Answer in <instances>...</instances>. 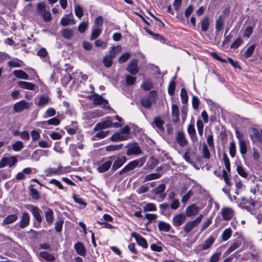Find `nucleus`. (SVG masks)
I'll use <instances>...</instances> for the list:
<instances>
[{
    "label": "nucleus",
    "instance_id": "ea45409f",
    "mask_svg": "<svg viewBox=\"0 0 262 262\" xmlns=\"http://www.w3.org/2000/svg\"><path fill=\"white\" fill-rule=\"evenodd\" d=\"M252 134L251 135V139L254 141H261V130L259 131L257 129L253 128L252 129Z\"/></svg>",
    "mask_w": 262,
    "mask_h": 262
},
{
    "label": "nucleus",
    "instance_id": "bb28decb",
    "mask_svg": "<svg viewBox=\"0 0 262 262\" xmlns=\"http://www.w3.org/2000/svg\"><path fill=\"white\" fill-rule=\"evenodd\" d=\"M172 120L174 122H177L179 120V110L177 105L172 104Z\"/></svg>",
    "mask_w": 262,
    "mask_h": 262
},
{
    "label": "nucleus",
    "instance_id": "69168bd1",
    "mask_svg": "<svg viewBox=\"0 0 262 262\" xmlns=\"http://www.w3.org/2000/svg\"><path fill=\"white\" fill-rule=\"evenodd\" d=\"M136 77L131 76L130 75H127L126 76V83L127 85H133L135 83L136 80Z\"/></svg>",
    "mask_w": 262,
    "mask_h": 262
},
{
    "label": "nucleus",
    "instance_id": "473e14b6",
    "mask_svg": "<svg viewBox=\"0 0 262 262\" xmlns=\"http://www.w3.org/2000/svg\"><path fill=\"white\" fill-rule=\"evenodd\" d=\"M158 226L160 231L165 232H168L171 228V226L169 224L163 221H160L158 224Z\"/></svg>",
    "mask_w": 262,
    "mask_h": 262
},
{
    "label": "nucleus",
    "instance_id": "0e129e2a",
    "mask_svg": "<svg viewBox=\"0 0 262 262\" xmlns=\"http://www.w3.org/2000/svg\"><path fill=\"white\" fill-rule=\"evenodd\" d=\"M207 142L211 149H214L213 138L212 133H211L210 135H208V136L207 137Z\"/></svg>",
    "mask_w": 262,
    "mask_h": 262
},
{
    "label": "nucleus",
    "instance_id": "a878e982",
    "mask_svg": "<svg viewBox=\"0 0 262 262\" xmlns=\"http://www.w3.org/2000/svg\"><path fill=\"white\" fill-rule=\"evenodd\" d=\"M142 152L139 146L137 145L130 147L127 150L126 155L127 156L138 155Z\"/></svg>",
    "mask_w": 262,
    "mask_h": 262
},
{
    "label": "nucleus",
    "instance_id": "5701e85b",
    "mask_svg": "<svg viewBox=\"0 0 262 262\" xmlns=\"http://www.w3.org/2000/svg\"><path fill=\"white\" fill-rule=\"evenodd\" d=\"M18 85L21 89L29 90H34L35 88V84L34 83L24 81H19L18 82Z\"/></svg>",
    "mask_w": 262,
    "mask_h": 262
},
{
    "label": "nucleus",
    "instance_id": "cd10ccee",
    "mask_svg": "<svg viewBox=\"0 0 262 262\" xmlns=\"http://www.w3.org/2000/svg\"><path fill=\"white\" fill-rule=\"evenodd\" d=\"M166 188V186L164 184H160L157 187L153 190L154 193L156 194H160V196L164 199L166 194L163 193Z\"/></svg>",
    "mask_w": 262,
    "mask_h": 262
},
{
    "label": "nucleus",
    "instance_id": "423d86ee",
    "mask_svg": "<svg viewBox=\"0 0 262 262\" xmlns=\"http://www.w3.org/2000/svg\"><path fill=\"white\" fill-rule=\"evenodd\" d=\"M26 208L31 212L38 224V227H40L42 220L41 216V210L38 207L32 205H28Z\"/></svg>",
    "mask_w": 262,
    "mask_h": 262
},
{
    "label": "nucleus",
    "instance_id": "3c124183",
    "mask_svg": "<svg viewBox=\"0 0 262 262\" xmlns=\"http://www.w3.org/2000/svg\"><path fill=\"white\" fill-rule=\"evenodd\" d=\"M114 57L110 55L105 56L103 58V63L105 67H110L112 64V60Z\"/></svg>",
    "mask_w": 262,
    "mask_h": 262
},
{
    "label": "nucleus",
    "instance_id": "6ab92c4d",
    "mask_svg": "<svg viewBox=\"0 0 262 262\" xmlns=\"http://www.w3.org/2000/svg\"><path fill=\"white\" fill-rule=\"evenodd\" d=\"M132 236L134 237L137 243L144 248H147L148 245L146 239L143 238L141 235L133 232L132 233Z\"/></svg>",
    "mask_w": 262,
    "mask_h": 262
},
{
    "label": "nucleus",
    "instance_id": "c756f323",
    "mask_svg": "<svg viewBox=\"0 0 262 262\" xmlns=\"http://www.w3.org/2000/svg\"><path fill=\"white\" fill-rule=\"evenodd\" d=\"M224 17L222 15L219 16L215 21V30L216 32L221 31L224 27Z\"/></svg>",
    "mask_w": 262,
    "mask_h": 262
},
{
    "label": "nucleus",
    "instance_id": "412c9836",
    "mask_svg": "<svg viewBox=\"0 0 262 262\" xmlns=\"http://www.w3.org/2000/svg\"><path fill=\"white\" fill-rule=\"evenodd\" d=\"M185 211L186 216H192L199 213V208L194 204H192L187 206L186 208Z\"/></svg>",
    "mask_w": 262,
    "mask_h": 262
},
{
    "label": "nucleus",
    "instance_id": "1a4fd4ad",
    "mask_svg": "<svg viewBox=\"0 0 262 262\" xmlns=\"http://www.w3.org/2000/svg\"><path fill=\"white\" fill-rule=\"evenodd\" d=\"M50 101L49 96L46 95H38L35 99V104L39 108H42L48 105Z\"/></svg>",
    "mask_w": 262,
    "mask_h": 262
},
{
    "label": "nucleus",
    "instance_id": "09e8293b",
    "mask_svg": "<svg viewBox=\"0 0 262 262\" xmlns=\"http://www.w3.org/2000/svg\"><path fill=\"white\" fill-rule=\"evenodd\" d=\"M89 26V22L87 21H82L81 22L79 26L78 30L79 32L81 33H83L85 30L88 29Z\"/></svg>",
    "mask_w": 262,
    "mask_h": 262
},
{
    "label": "nucleus",
    "instance_id": "6e6552de",
    "mask_svg": "<svg viewBox=\"0 0 262 262\" xmlns=\"http://www.w3.org/2000/svg\"><path fill=\"white\" fill-rule=\"evenodd\" d=\"M32 103H29L25 100H21L15 103L13 105V111L15 113H20L25 110L29 109Z\"/></svg>",
    "mask_w": 262,
    "mask_h": 262
},
{
    "label": "nucleus",
    "instance_id": "603ef678",
    "mask_svg": "<svg viewBox=\"0 0 262 262\" xmlns=\"http://www.w3.org/2000/svg\"><path fill=\"white\" fill-rule=\"evenodd\" d=\"M241 246V244L238 242H234L225 252L226 255H228L233 251L238 248Z\"/></svg>",
    "mask_w": 262,
    "mask_h": 262
},
{
    "label": "nucleus",
    "instance_id": "f3484780",
    "mask_svg": "<svg viewBox=\"0 0 262 262\" xmlns=\"http://www.w3.org/2000/svg\"><path fill=\"white\" fill-rule=\"evenodd\" d=\"M187 130L192 142L193 143L197 142L198 137L196 134L194 124L191 122L189 124H188Z\"/></svg>",
    "mask_w": 262,
    "mask_h": 262
},
{
    "label": "nucleus",
    "instance_id": "4be33fe9",
    "mask_svg": "<svg viewBox=\"0 0 262 262\" xmlns=\"http://www.w3.org/2000/svg\"><path fill=\"white\" fill-rule=\"evenodd\" d=\"M45 216L47 222L49 225H51L54 221V212L52 209L47 208V210L45 212Z\"/></svg>",
    "mask_w": 262,
    "mask_h": 262
},
{
    "label": "nucleus",
    "instance_id": "c85d7f7f",
    "mask_svg": "<svg viewBox=\"0 0 262 262\" xmlns=\"http://www.w3.org/2000/svg\"><path fill=\"white\" fill-rule=\"evenodd\" d=\"M13 75L19 79L25 80L29 79V75L23 70H15L13 72Z\"/></svg>",
    "mask_w": 262,
    "mask_h": 262
},
{
    "label": "nucleus",
    "instance_id": "2f4dec72",
    "mask_svg": "<svg viewBox=\"0 0 262 262\" xmlns=\"http://www.w3.org/2000/svg\"><path fill=\"white\" fill-rule=\"evenodd\" d=\"M62 36L67 39H71L74 36V32L72 29L64 28L61 31Z\"/></svg>",
    "mask_w": 262,
    "mask_h": 262
},
{
    "label": "nucleus",
    "instance_id": "39448f33",
    "mask_svg": "<svg viewBox=\"0 0 262 262\" xmlns=\"http://www.w3.org/2000/svg\"><path fill=\"white\" fill-rule=\"evenodd\" d=\"M17 162V157L15 156L11 157H4L0 160V168L6 166L10 167L14 166Z\"/></svg>",
    "mask_w": 262,
    "mask_h": 262
},
{
    "label": "nucleus",
    "instance_id": "72a5a7b5",
    "mask_svg": "<svg viewBox=\"0 0 262 262\" xmlns=\"http://www.w3.org/2000/svg\"><path fill=\"white\" fill-rule=\"evenodd\" d=\"M200 24L201 27V31L202 32H206L209 28V21L208 17H203L201 20Z\"/></svg>",
    "mask_w": 262,
    "mask_h": 262
},
{
    "label": "nucleus",
    "instance_id": "052dcab7",
    "mask_svg": "<svg viewBox=\"0 0 262 262\" xmlns=\"http://www.w3.org/2000/svg\"><path fill=\"white\" fill-rule=\"evenodd\" d=\"M103 23V17L101 16L97 17L95 21V28H102Z\"/></svg>",
    "mask_w": 262,
    "mask_h": 262
},
{
    "label": "nucleus",
    "instance_id": "e2e57ef3",
    "mask_svg": "<svg viewBox=\"0 0 262 262\" xmlns=\"http://www.w3.org/2000/svg\"><path fill=\"white\" fill-rule=\"evenodd\" d=\"M56 115V111L53 107L48 108L45 112V118H48L54 116Z\"/></svg>",
    "mask_w": 262,
    "mask_h": 262
},
{
    "label": "nucleus",
    "instance_id": "2eb2a0df",
    "mask_svg": "<svg viewBox=\"0 0 262 262\" xmlns=\"http://www.w3.org/2000/svg\"><path fill=\"white\" fill-rule=\"evenodd\" d=\"M60 24L65 27L70 25H74L76 21L74 18L73 15L71 13L65 15L60 20Z\"/></svg>",
    "mask_w": 262,
    "mask_h": 262
},
{
    "label": "nucleus",
    "instance_id": "4d7b16f0",
    "mask_svg": "<svg viewBox=\"0 0 262 262\" xmlns=\"http://www.w3.org/2000/svg\"><path fill=\"white\" fill-rule=\"evenodd\" d=\"M181 97L183 103H186L188 102V97L187 92L185 89H182L181 91Z\"/></svg>",
    "mask_w": 262,
    "mask_h": 262
},
{
    "label": "nucleus",
    "instance_id": "de8ad7c7",
    "mask_svg": "<svg viewBox=\"0 0 262 262\" xmlns=\"http://www.w3.org/2000/svg\"><path fill=\"white\" fill-rule=\"evenodd\" d=\"M231 233L232 230L230 228L226 229L222 233V237L223 241H227L231 236Z\"/></svg>",
    "mask_w": 262,
    "mask_h": 262
},
{
    "label": "nucleus",
    "instance_id": "f257e3e1",
    "mask_svg": "<svg viewBox=\"0 0 262 262\" xmlns=\"http://www.w3.org/2000/svg\"><path fill=\"white\" fill-rule=\"evenodd\" d=\"M146 158L144 157L131 161L119 172V174L120 175H122L125 173H127L128 171L134 169L138 166H142L146 162Z\"/></svg>",
    "mask_w": 262,
    "mask_h": 262
},
{
    "label": "nucleus",
    "instance_id": "774afa93",
    "mask_svg": "<svg viewBox=\"0 0 262 262\" xmlns=\"http://www.w3.org/2000/svg\"><path fill=\"white\" fill-rule=\"evenodd\" d=\"M130 56V53L128 52L123 54L119 59V63H122L126 62L129 59Z\"/></svg>",
    "mask_w": 262,
    "mask_h": 262
},
{
    "label": "nucleus",
    "instance_id": "6e6d98bb",
    "mask_svg": "<svg viewBox=\"0 0 262 262\" xmlns=\"http://www.w3.org/2000/svg\"><path fill=\"white\" fill-rule=\"evenodd\" d=\"M203 156L206 159H209L210 158V154L207 146L206 144L203 145L202 149Z\"/></svg>",
    "mask_w": 262,
    "mask_h": 262
},
{
    "label": "nucleus",
    "instance_id": "7ed1b4c3",
    "mask_svg": "<svg viewBox=\"0 0 262 262\" xmlns=\"http://www.w3.org/2000/svg\"><path fill=\"white\" fill-rule=\"evenodd\" d=\"M203 215L200 214L195 220L187 222L183 227V230L186 233L191 232L201 222Z\"/></svg>",
    "mask_w": 262,
    "mask_h": 262
},
{
    "label": "nucleus",
    "instance_id": "8fccbe9b",
    "mask_svg": "<svg viewBox=\"0 0 262 262\" xmlns=\"http://www.w3.org/2000/svg\"><path fill=\"white\" fill-rule=\"evenodd\" d=\"M156 210H157L156 206L153 203H147L143 207V211L144 212L154 211H156Z\"/></svg>",
    "mask_w": 262,
    "mask_h": 262
},
{
    "label": "nucleus",
    "instance_id": "37998d69",
    "mask_svg": "<svg viewBox=\"0 0 262 262\" xmlns=\"http://www.w3.org/2000/svg\"><path fill=\"white\" fill-rule=\"evenodd\" d=\"M24 147V144L22 141H17L12 144V149L15 151H19Z\"/></svg>",
    "mask_w": 262,
    "mask_h": 262
},
{
    "label": "nucleus",
    "instance_id": "7c9ffc66",
    "mask_svg": "<svg viewBox=\"0 0 262 262\" xmlns=\"http://www.w3.org/2000/svg\"><path fill=\"white\" fill-rule=\"evenodd\" d=\"M75 249L76 252L81 256H84L85 254V249L83 245L80 243H77L75 246Z\"/></svg>",
    "mask_w": 262,
    "mask_h": 262
},
{
    "label": "nucleus",
    "instance_id": "49530a36",
    "mask_svg": "<svg viewBox=\"0 0 262 262\" xmlns=\"http://www.w3.org/2000/svg\"><path fill=\"white\" fill-rule=\"evenodd\" d=\"M74 10L75 15L78 18H81L83 15V11L82 7L79 5H75Z\"/></svg>",
    "mask_w": 262,
    "mask_h": 262
},
{
    "label": "nucleus",
    "instance_id": "9b49d317",
    "mask_svg": "<svg viewBox=\"0 0 262 262\" xmlns=\"http://www.w3.org/2000/svg\"><path fill=\"white\" fill-rule=\"evenodd\" d=\"M126 160L127 158L125 156L117 157L114 160L112 167V170L113 171H115L120 168L126 162Z\"/></svg>",
    "mask_w": 262,
    "mask_h": 262
},
{
    "label": "nucleus",
    "instance_id": "c9c22d12",
    "mask_svg": "<svg viewBox=\"0 0 262 262\" xmlns=\"http://www.w3.org/2000/svg\"><path fill=\"white\" fill-rule=\"evenodd\" d=\"M39 255L48 261H53L55 259V257L51 253L46 251H41L39 253Z\"/></svg>",
    "mask_w": 262,
    "mask_h": 262
},
{
    "label": "nucleus",
    "instance_id": "20e7f679",
    "mask_svg": "<svg viewBox=\"0 0 262 262\" xmlns=\"http://www.w3.org/2000/svg\"><path fill=\"white\" fill-rule=\"evenodd\" d=\"M215 242V238L210 236L204 242V244L198 245L194 249V251L198 253L203 250L209 249Z\"/></svg>",
    "mask_w": 262,
    "mask_h": 262
},
{
    "label": "nucleus",
    "instance_id": "a19ab883",
    "mask_svg": "<svg viewBox=\"0 0 262 262\" xmlns=\"http://www.w3.org/2000/svg\"><path fill=\"white\" fill-rule=\"evenodd\" d=\"M236 171L238 174L244 178H247L248 176V173L246 169L241 165H237L236 166Z\"/></svg>",
    "mask_w": 262,
    "mask_h": 262
},
{
    "label": "nucleus",
    "instance_id": "864d4df0",
    "mask_svg": "<svg viewBox=\"0 0 262 262\" xmlns=\"http://www.w3.org/2000/svg\"><path fill=\"white\" fill-rule=\"evenodd\" d=\"M229 150L230 156L233 158L236 154L235 144L234 141L230 142L229 145Z\"/></svg>",
    "mask_w": 262,
    "mask_h": 262
},
{
    "label": "nucleus",
    "instance_id": "f8f14e48",
    "mask_svg": "<svg viewBox=\"0 0 262 262\" xmlns=\"http://www.w3.org/2000/svg\"><path fill=\"white\" fill-rule=\"evenodd\" d=\"M103 115V113L98 110L92 111H88L84 113L83 115V118L85 120H91L96 118L101 117Z\"/></svg>",
    "mask_w": 262,
    "mask_h": 262
},
{
    "label": "nucleus",
    "instance_id": "b1692460",
    "mask_svg": "<svg viewBox=\"0 0 262 262\" xmlns=\"http://www.w3.org/2000/svg\"><path fill=\"white\" fill-rule=\"evenodd\" d=\"M17 215L16 214L8 215L4 219L2 225L3 226H5L6 225L13 223L17 220Z\"/></svg>",
    "mask_w": 262,
    "mask_h": 262
},
{
    "label": "nucleus",
    "instance_id": "338daca9",
    "mask_svg": "<svg viewBox=\"0 0 262 262\" xmlns=\"http://www.w3.org/2000/svg\"><path fill=\"white\" fill-rule=\"evenodd\" d=\"M37 12L39 14L41 15L43 12L47 11L46 5L43 3H40L37 4Z\"/></svg>",
    "mask_w": 262,
    "mask_h": 262
},
{
    "label": "nucleus",
    "instance_id": "bf43d9fd",
    "mask_svg": "<svg viewBox=\"0 0 262 262\" xmlns=\"http://www.w3.org/2000/svg\"><path fill=\"white\" fill-rule=\"evenodd\" d=\"M243 42V40L241 37H238L231 45L230 48L233 49L237 48Z\"/></svg>",
    "mask_w": 262,
    "mask_h": 262
},
{
    "label": "nucleus",
    "instance_id": "4c0bfd02",
    "mask_svg": "<svg viewBox=\"0 0 262 262\" xmlns=\"http://www.w3.org/2000/svg\"><path fill=\"white\" fill-rule=\"evenodd\" d=\"M164 122L159 117H156L154 119L153 124L161 132H163L164 128L163 126Z\"/></svg>",
    "mask_w": 262,
    "mask_h": 262
},
{
    "label": "nucleus",
    "instance_id": "5fc2aeb1",
    "mask_svg": "<svg viewBox=\"0 0 262 262\" xmlns=\"http://www.w3.org/2000/svg\"><path fill=\"white\" fill-rule=\"evenodd\" d=\"M63 221L61 219H59L55 223V229L57 232H60L62 231V225Z\"/></svg>",
    "mask_w": 262,
    "mask_h": 262
},
{
    "label": "nucleus",
    "instance_id": "393cba45",
    "mask_svg": "<svg viewBox=\"0 0 262 262\" xmlns=\"http://www.w3.org/2000/svg\"><path fill=\"white\" fill-rule=\"evenodd\" d=\"M112 165V161L111 160H108L100 164L97 168V170L99 172L103 173L107 171L111 165Z\"/></svg>",
    "mask_w": 262,
    "mask_h": 262
},
{
    "label": "nucleus",
    "instance_id": "e433bc0d",
    "mask_svg": "<svg viewBox=\"0 0 262 262\" xmlns=\"http://www.w3.org/2000/svg\"><path fill=\"white\" fill-rule=\"evenodd\" d=\"M33 185L29 186L30 193L32 198L34 200H38L40 199L39 192L33 188Z\"/></svg>",
    "mask_w": 262,
    "mask_h": 262
},
{
    "label": "nucleus",
    "instance_id": "dca6fc26",
    "mask_svg": "<svg viewBox=\"0 0 262 262\" xmlns=\"http://www.w3.org/2000/svg\"><path fill=\"white\" fill-rule=\"evenodd\" d=\"M126 70L132 75L137 74L139 71L137 59H134L132 60L129 62Z\"/></svg>",
    "mask_w": 262,
    "mask_h": 262
},
{
    "label": "nucleus",
    "instance_id": "c03bdc74",
    "mask_svg": "<svg viewBox=\"0 0 262 262\" xmlns=\"http://www.w3.org/2000/svg\"><path fill=\"white\" fill-rule=\"evenodd\" d=\"M239 148L241 154L244 155L247 152V144L245 140L238 142Z\"/></svg>",
    "mask_w": 262,
    "mask_h": 262
},
{
    "label": "nucleus",
    "instance_id": "58836bf2",
    "mask_svg": "<svg viewBox=\"0 0 262 262\" xmlns=\"http://www.w3.org/2000/svg\"><path fill=\"white\" fill-rule=\"evenodd\" d=\"M60 123V121L57 118L54 117L52 118L47 121H42L41 122V124L42 125H52L54 126L58 125Z\"/></svg>",
    "mask_w": 262,
    "mask_h": 262
},
{
    "label": "nucleus",
    "instance_id": "0eeeda50",
    "mask_svg": "<svg viewBox=\"0 0 262 262\" xmlns=\"http://www.w3.org/2000/svg\"><path fill=\"white\" fill-rule=\"evenodd\" d=\"M156 93L152 91L149 95L142 98L141 99V104L143 106L147 108H150L152 106V103L155 100Z\"/></svg>",
    "mask_w": 262,
    "mask_h": 262
},
{
    "label": "nucleus",
    "instance_id": "79ce46f5",
    "mask_svg": "<svg viewBox=\"0 0 262 262\" xmlns=\"http://www.w3.org/2000/svg\"><path fill=\"white\" fill-rule=\"evenodd\" d=\"M102 28H94L92 30V34L91 35L90 39L94 40L96 39L101 33Z\"/></svg>",
    "mask_w": 262,
    "mask_h": 262
},
{
    "label": "nucleus",
    "instance_id": "9d476101",
    "mask_svg": "<svg viewBox=\"0 0 262 262\" xmlns=\"http://www.w3.org/2000/svg\"><path fill=\"white\" fill-rule=\"evenodd\" d=\"M186 215L184 213L175 214L173 215L172 223L174 226L179 227L182 225L186 221Z\"/></svg>",
    "mask_w": 262,
    "mask_h": 262
},
{
    "label": "nucleus",
    "instance_id": "13d9d810",
    "mask_svg": "<svg viewBox=\"0 0 262 262\" xmlns=\"http://www.w3.org/2000/svg\"><path fill=\"white\" fill-rule=\"evenodd\" d=\"M223 161L224 163L226 168V169L228 171H230V163L229 158H228L227 155L224 154L223 155Z\"/></svg>",
    "mask_w": 262,
    "mask_h": 262
},
{
    "label": "nucleus",
    "instance_id": "4468645a",
    "mask_svg": "<svg viewBox=\"0 0 262 262\" xmlns=\"http://www.w3.org/2000/svg\"><path fill=\"white\" fill-rule=\"evenodd\" d=\"M176 140L181 147H185L188 143L184 133L183 131H179L177 133Z\"/></svg>",
    "mask_w": 262,
    "mask_h": 262
},
{
    "label": "nucleus",
    "instance_id": "a18cd8bd",
    "mask_svg": "<svg viewBox=\"0 0 262 262\" xmlns=\"http://www.w3.org/2000/svg\"><path fill=\"white\" fill-rule=\"evenodd\" d=\"M161 177L159 173H152L144 177V182L152 180L158 179Z\"/></svg>",
    "mask_w": 262,
    "mask_h": 262
},
{
    "label": "nucleus",
    "instance_id": "aec40b11",
    "mask_svg": "<svg viewBox=\"0 0 262 262\" xmlns=\"http://www.w3.org/2000/svg\"><path fill=\"white\" fill-rule=\"evenodd\" d=\"M112 126V121L107 119L101 122L98 123L95 126L94 129L95 131L101 130Z\"/></svg>",
    "mask_w": 262,
    "mask_h": 262
},
{
    "label": "nucleus",
    "instance_id": "ddd939ff",
    "mask_svg": "<svg viewBox=\"0 0 262 262\" xmlns=\"http://www.w3.org/2000/svg\"><path fill=\"white\" fill-rule=\"evenodd\" d=\"M30 224V216L28 212H24L21 213L20 220L18 223L20 229H24Z\"/></svg>",
    "mask_w": 262,
    "mask_h": 262
},
{
    "label": "nucleus",
    "instance_id": "f704fd0d",
    "mask_svg": "<svg viewBox=\"0 0 262 262\" xmlns=\"http://www.w3.org/2000/svg\"><path fill=\"white\" fill-rule=\"evenodd\" d=\"M8 65L12 68H20L24 66V63L23 61L16 58L9 61Z\"/></svg>",
    "mask_w": 262,
    "mask_h": 262
},
{
    "label": "nucleus",
    "instance_id": "f03ea898",
    "mask_svg": "<svg viewBox=\"0 0 262 262\" xmlns=\"http://www.w3.org/2000/svg\"><path fill=\"white\" fill-rule=\"evenodd\" d=\"M90 100L93 101L95 105H103V108L105 109L110 108V106L107 105L108 101L104 99L101 96L94 94L89 96Z\"/></svg>",
    "mask_w": 262,
    "mask_h": 262
},
{
    "label": "nucleus",
    "instance_id": "a211bd4d",
    "mask_svg": "<svg viewBox=\"0 0 262 262\" xmlns=\"http://www.w3.org/2000/svg\"><path fill=\"white\" fill-rule=\"evenodd\" d=\"M221 212L223 219L226 221L230 220L234 214L233 210L229 207L223 208Z\"/></svg>",
    "mask_w": 262,
    "mask_h": 262
},
{
    "label": "nucleus",
    "instance_id": "680f3d73",
    "mask_svg": "<svg viewBox=\"0 0 262 262\" xmlns=\"http://www.w3.org/2000/svg\"><path fill=\"white\" fill-rule=\"evenodd\" d=\"M121 50V47L119 46L113 47L110 51V55L114 57L116 54Z\"/></svg>",
    "mask_w": 262,
    "mask_h": 262
}]
</instances>
